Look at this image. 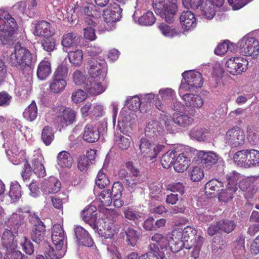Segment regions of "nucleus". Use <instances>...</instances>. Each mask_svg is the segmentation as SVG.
<instances>
[{
	"instance_id": "24",
	"label": "nucleus",
	"mask_w": 259,
	"mask_h": 259,
	"mask_svg": "<svg viewBox=\"0 0 259 259\" xmlns=\"http://www.w3.org/2000/svg\"><path fill=\"white\" fill-rule=\"evenodd\" d=\"M104 215L110 222H105L104 236L106 238H111L116 233L112 222L117 218L118 214L113 209H106Z\"/></svg>"
},
{
	"instance_id": "54",
	"label": "nucleus",
	"mask_w": 259,
	"mask_h": 259,
	"mask_svg": "<svg viewBox=\"0 0 259 259\" xmlns=\"http://www.w3.org/2000/svg\"><path fill=\"white\" fill-rule=\"evenodd\" d=\"M23 115L29 121H32L36 119L37 116V108L34 101L25 109Z\"/></svg>"
},
{
	"instance_id": "37",
	"label": "nucleus",
	"mask_w": 259,
	"mask_h": 259,
	"mask_svg": "<svg viewBox=\"0 0 259 259\" xmlns=\"http://www.w3.org/2000/svg\"><path fill=\"white\" fill-rule=\"evenodd\" d=\"M160 121L163 123L165 130L170 133L178 132L176 124L174 121V114L172 116L167 113L161 114L159 117Z\"/></svg>"
},
{
	"instance_id": "34",
	"label": "nucleus",
	"mask_w": 259,
	"mask_h": 259,
	"mask_svg": "<svg viewBox=\"0 0 259 259\" xmlns=\"http://www.w3.org/2000/svg\"><path fill=\"white\" fill-rule=\"evenodd\" d=\"M142 103H153L156 108L160 111L164 112L165 108L158 96L152 93L140 95Z\"/></svg>"
},
{
	"instance_id": "21",
	"label": "nucleus",
	"mask_w": 259,
	"mask_h": 259,
	"mask_svg": "<svg viewBox=\"0 0 259 259\" xmlns=\"http://www.w3.org/2000/svg\"><path fill=\"white\" fill-rule=\"evenodd\" d=\"M44 158L40 149H36L34 151L32 158V165L33 172L38 177H44L46 176V170L44 166Z\"/></svg>"
},
{
	"instance_id": "36",
	"label": "nucleus",
	"mask_w": 259,
	"mask_h": 259,
	"mask_svg": "<svg viewBox=\"0 0 259 259\" xmlns=\"http://www.w3.org/2000/svg\"><path fill=\"white\" fill-rule=\"evenodd\" d=\"M200 9L202 15L207 19H212L216 12V8L209 0H204Z\"/></svg>"
},
{
	"instance_id": "8",
	"label": "nucleus",
	"mask_w": 259,
	"mask_h": 259,
	"mask_svg": "<svg viewBox=\"0 0 259 259\" xmlns=\"http://www.w3.org/2000/svg\"><path fill=\"white\" fill-rule=\"evenodd\" d=\"M182 76L183 78L179 89V94L182 96L186 92L193 91L200 88L203 82L201 73L195 70L184 71Z\"/></svg>"
},
{
	"instance_id": "40",
	"label": "nucleus",
	"mask_w": 259,
	"mask_h": 259,
	"mask_svg": "<svg viewBox=\"0 0 259 259\" xmlns=\"http://www.w3.org/2000/svg\"><path fill=\"white\" fill-rule=\"evenodd\" d=\"M223 186V183L218 179L211 180L205 184V193L207 196L214 195L215 192L220 191Z\"/></svg>"
},
{
	"instance_id": "22",
	"label": "nucleus",
	"mask_w": 259,
	"mask_h": 259,
	"mask_svg": "<svg viewBox=\"0 0 259 259\" xmlns=\"http://www.w3.org/2000/svg\"><path fill=\"white\" fill-rule=\"evenodd\" d=\"M33 34L35 36L48 38L55 34V29L50 23L46 21H41L35 24Z\"/></svg>"
},
{
	"instance_id": "52",
	"label": "nucleus",
	"mask_w": 259,
	"mask_h": 259,
	"mask_svg": "<svg viewBox=\"0 0 259 259\" xmlns=\"http://www.w3.org/2000/svg\"><path fill=\"white\" fill-rule=\"evenodd\" d=\"M178 154L176 149H172L167 151L162 157L161 163L162 166L165 168H168L174 163V158Z\"/></svg>"
},
{
	"instance_id": "31",
	"label": "nucleus",
	"mask_w": 259,
	"mask_h": 259,
	"mask_svg": "<svg viewBox=\"0 0 259 259\" xmlns=\"http://www.w3.org/2000/svg\"><path fill=\"white\" fill-rule=\"evenodd\" d=\"M192 117L185 112H176L174 113V121L177 125L185 128L190 126L193 122L194 119Z\"/></svg>"
},
{
	"instance_id": "35",
	"label": "nucleus",
	"mask_w": 259,
	"mask_h": 259,
	"mask_svg": "<svg viewBox=\"0 0 259 259\" xmlns=\"http://www.w3.org/2000/svg\"><path fill=\"white\" fill-rule=\"evenodd\" d=\"M51 73V63L48 60H42L38 65L37 76L40 80L46 79Z\"/></svg>"
},
{
	"instance_id": "59",
	"label": "nucleus",
	"mask_w": 259,
	"mask_h": 259,
	"mask_svg": "<svg viewBox=\"0 0 259 259\" xmlns=\"http://www.w3.org/2000/svg\"><path fill=\"white\" fill-rule=\"evenodd\" d=\"M54 138V133L52 127L46 126L41 132V139L46 146L50 145Z\"/></svg>"
},
{
	"instance_id": "6",
	"label": "nucleus",
	"mask_w": 259,
	"mask_h": 259,
	"mask_svg": "<svg viewBox=\"0 0 259 259\" xmlns=\"http://www.w3.org/2000/svg\"><path fill=\"white\" fill-rule=\"evenodd\" d=\"M150 250L139 256V259H164L171 251L167 245V239L160 234L153 235Z\"/></svg>"
},
{
	"instance_id": "29",
	"label": "nucleus",
	"mask_w": 259,
	"mask_h": 259,
	"mask_svg": "<svg viewBox=\"0 0 259 259\" xmlns=\"http://www.w3.org/2000/svg\"><path fill=\"white\" fill-rule=\"evenodd\" d=\"M100 138V133L95 124L92 122L87 124L83 134V140L89 143L97 142Z\"/></svg>"
},
{
	"instance_id": "4",
	"label": "nucleus",
	"mask_w": 259,
	"mask_h": 259,
	"mask_svg": "<svg viewBox=\"0 0 259 259\" xmlns=\"http://www.w3.org/2000/svg\"><path fill=\"white\" fill-rule=\"evenodd\" d=\"M18 26L15 19L5 11L0 10V40L3 45L10 44L17 37Z\"/></svg>"
},
{
	"instance_id": "43",
	"label": "nucleus",
	"mask_w": 259,
	"mask_h": 259,
	"mask_svg": "<svg viewBox=\"0 0 259 259\" xmlns=\"http://www.w3.org/2000/svg\"><path fill=\"white\" fill-rule=\"evenodd\" d=\"M66 84L67 82L65 79H60L53 77L50 82L49 89L50 92L53 93H59L64 91Z\"/></svg>"
},
{
	"instance_id": "25",
	"label": "nucleus",
	"mask_w": 259,
	"mask_h": 259,
	"mask_svg": "<svg viewBox=\"0 0 259 259\" xmlns=\"http://www.w3.org/2000/svg\"><path fill=\"white\" fill-rule=\"evenodd\" d=\"M197 155L198 161L205 167L217 163L219 159V155L211 151H200Z\"/></svg>"
},
{
	"instance_id": "47",
	"label": "nucleus",
	"mask_w": 259,
	"mask_h": 259,
	"mask_svg": "<svg viewBox=\"0 0 259 259\" xmlns=\"http://www.w3.org/2000/svg\"><path fill=\"white\" fill-rule=\"evenodd\" d=\"M159 29L165 36L172 38L179 35L180 30L178 27H170L167 24L162 23L159 25Z\"/></svg>"
},
{
	"instance_id": "2",
	"label": "nucleus",
	"mask_w": 259,
	"mask_h": 259,
	"mask_svg": "<svg viewBox=\"0 0 259 259\" xmlns=\"http://www.w3.org/2000/svg\"><path fill=\"white\" fill-rule=\"evenodd\" d=\"M197 230L190 226L184 229L178 228L172 231L169 236L165 237L167 239V245L172 252L176 253L180 251L183 247L190 248L189 244L198 240Z\"/></svg>"
},
{
	"instance_id": "12",
	"label": "nucleus",
	"mask_w": 259,
	"mask_h": 259,
	"mask_svg": "<svg viewBox=\"0 0 259 259\" xmlns=\"http://www.w3.org/2000/svg\"><path fill=\"white\" fill-rule=\"evenodd\" d=\"M178 11L177 0H168L166 3L155 12L167 23H172L175 21Z\"/></svg>"
},
{
	"instance_id": "53",
	"label": "nucleus",
	"mask_w": 259,
	"mask_h": 259,
	"mask_svg": "<svg viewBox=\"0 0 259 259\" xmlns=\"http://www.w3.org/2000/svg\"><path fill=\"white\" fill-rule=\"evenodd\" d=\"M9 196L11 199L12 202H15L21 197V186L17 181L11 182Z\"/></svg>"
},
{
	"instance_id": "11",
	"label": "nucleus",
	"mask_w": 259,
	"mask_h": 259,
	"mask_svg": "<svg viewBox=\"0 0 259 259\" xmlns=\"http://www.w3.org/2000/svg\"><path fill=\"white\" fill-rule=\"evenodd\" d=\"M121 9L119 6L114 3L110 4L107 9L104 10L103 17L105 22L104 27L107 31H110L114 27V23L121 17Z\"/></svg>"
},
{
	"instance_id": "42",
	"label": "nucleus",
	"mask_w": 259,
	"mask_h": 259,
	"mask_svg": "<svg viewBox=\"0 0 259 259\" xmlns=\"http://www.w3.org/2000/svg\"><path fill=\"white\" fill-rule=\"evenodd\" d=\"M233 160L237 166L248 168L247 149L242 150L236 152L233 156Z\"/></svg>"
},
{
	"instance_id": "9",
	"label": "nucleus",
	"mask_w": 259,
	"mask_h": 259,
	"mask_svg": "<svg viewBox=\"0 0 259 259\" xmlns=\"http://www.w3.org/2000/svg\"><path fill=\"white\" fill-rule=\"evenodd\" d=\"M240 51L243 55L252 58H257L259 54L258 40L250 34H247L238 43Z\"/></svg>"
},
{
	"instance_id": "18",
	"label": "nucleus",
	"mask_w": 259,
	"mask_h": 259,
	"mask_svg": "<svg viewBox=\"0 0 259 259\" xmlns=\"http://www.w3.org/2000/svg\"><path fill=\"white\" fill-rule=\"evenodd\" d=\"M141 8V0H137L136 5L135 7V11L133 15V19L134 22L140 25H152L155 22V18L153 13L151 11H148L139 17V15L141 14L140 9Z\"/></svg>"
},
{
	"instance_id": "32",
	"label": "nucleus",
	"mask_w": 259,
	"mask_h": 259,
	"mask_svg": "<svg viewBox=\"0 0 259 259\" xmlns=\"http://www.w3.org/2000/svg\"><path fill=\"white\" fill-rule=\"evenodd\" d=\"M190 164V158L184 153L179 154L174 161V167L178 172L186 170Z\"/></svg>"
},
{
	"instance_id": "64",
	"label": "nucleus",
	"mask_w": 259,
	"mask_h": 259,
	"mask_svg": "<svg viewBox=\"0 0 259 259\" xmlns=\"http://www.w3.org/2000/svg\"><path fill=\"white\" fill-rule=\"evenodd\" d=\"M105 113L104 106L100 103H95L92 105L90 115L92 117H100Z\"/></svg>"
},
{
	"instance_id": "60",
	"label": "nucleus",
	"mask_w": 259,
	"mask_h": 259,
	"mask_svg": "<svg viewBox=\"0 0 259 259\" xmlns=\"http://www.w3.org/2000/svg\"><path fill=\"white\" fill-rule=\"evenodd\" d=\"M232 43H230L229 41L226 40L223 43L218 45L214 50V53L219 56H222L225 54L228 50L231 52L235 51V48Z\"/></svg>"
},
{
	"instance_id": "28",
	"label": "nucleus",
	"mask_w": 259,
	"mask_h": 259,
	"mask_svg": "<svg viewBox=\"0 0 259 259\" xmlns=\"http://www.w3.org/2000/svg\"><path fill=\"white\" fill-rule=\"evenodd\" d=\"M113 202V192L112 190H104L101 192L98 195L97 201L94 202H99L98 207L103 210V213L105 214V211L107 208H104V207L109 206Z\"/></svg>"
},
{
	"instance_id": "38",
	"label": "nucleus",
	"mask_w": 259,
	"mask_h": 259,
	"mask_svg": "<svg viewBox=\"0 0 259 259\" xmlns=\"http://www.w3.org/2000/svg\"><path fill=\"white\" fill-rule=\"evenodd\" d=\"M94 7V5H89L83 9V17L86 25L95 26L96 21H98L97 17L95 16V12L93 10Z\"/></svg>"
},
{
	"instance_id": "5",
	"label": "nucleus",
	"mask_w": 259,
	"mask_h": 259,
	"mask_svg": "<svg viewBox=\"0 0 259 259\" xmlns=\"http://www.w3.org/2000/svg\"><path fill=\"white\" fill-rule=\"evenodd\" d=\"M10 52L9 61L14 66L23 68L36 62V56L18 42L10 48Z\"/></svg>"
},
{
	"instance_id": "7",
	"label": "nucleus",
	"mask_w": 259,
	"mask_h": 259,
	"mask_svg": "<svg viewBox=\"0 0 259 259\" xmlns=\"http://www.w3.org/2000/svg\"><path fill=\"white\" fill-rule=\"evenodd\" d=\"M16 143L14 142L10 149L6 150L7 157L9 160L14 165H18L24 163V167L21 172V177L23 180H26L32 174L31 168L28 163L25 156V152L23 150L19 151Z\"/></svg>"
},
{
	"instance_id": "57",
	"label": "nucleus",
	"mask_w": 259,
	"mask_h": 259,
	"mask_svg": "<svg viewBox=\"0 0 259 259\" xmlns=\"http://www.w3.org/2000/svg\"><path fill=\"white\" fill-rule=\"evenodd\" d=\"M248 168L259 166V151L247 149Z\"/></svg>"
},
{
	"instance_id": "15",
	"label": "nucleus",
	"mask_w": 259,
	"mask_h": 259,
	"mask_svg": "<svg viewBox=\"0 0 259 259\" xmlns=\"http://www.w3.org/2000/svg\"><path fill=\"white\" fill-rule=\"evenodd\" d=\"M77 112L69 108L60 110L55 118V124L60 131L76 121Z\"/></svg>"
},
{
	"instance_id": "23",
	"label": "nucleus",
	"mask_w": 259,
	"mask_h": 259,
	"mask_svg": "<svg viewBox=\"0 0 259 259\" xmlns=\"http://www.w3.org/2000/svg\"><path fill=\"white\" fill-rule=\"evenodd\" d=\"M180 21L182 28L185 31L193 30L197 24L194 14L190 11H185L181 14Z\"/></svg>"
},
{
	"instance_id": "33",
	"label": "nucleus",
	"mask_w": 259,
	"mask_h": 259,
	"mask_svg": "<svg viewBox=\"0 0 259 259\" xmlns=\"http://www.w3.org/2000/svg\"><path fill=\"white\" fill-rule=\"evenodd\" d=\"M163 125L157 120H150L145 128V136L149 137L157 136L162 131Z\"/></svg>"
},
{
	"instance_id": "30",
	"label": "nucleus",
	"mask_w": 259,
	"mask_h": 259,
	"mask_svg": "<svg viewBox=\"0 0 259 259\" xmlns=\"http://www.w3.org/2000/svg\"><path fill=\"white\" fill-rule=\"evenodd\" d=\"M36 223L35 228L31 234V238L36 243H39L43 239L45 235V226L38 217H34Z\"/></svg>"
},
{
	"instance_id": "61",
	"label": "nucleus",
	"mask_w": 259,
	"mask_h": 259,
	"mask_svg": "<svg viewBox=\"0 0 259 259\" xmlns=\"http://www.w3.org/2000/svg\"><path fill=\"white\" fill-rule=\"evenodd\" d=\"M25 213L20 210H18L16 212L12 214V215L9 220L14 226L18 228L21 224L24 223Z\"/></svg>"
},
{
	"instance_id": "13",
	"label": "nucleus",
	"mask_w": 259,
	"mask_h": 259,
	"mask_svg": "<svg viewBox=\"0 0 259 259\" xmlns=\"http://www.w3.org/2000/svg\"><path fill=\"white\" fill-rule=\"evenodd\" d=\"M247 60L242 57L231 58L227 60L225 66L227 71L233 75L240 74L248 67Z\"/></svg>"
},
{
	"instance_id": "44",
	"label": "nucleus",
	"mask_w": 259,
	"mask_h": 259,
	"mask_svg": "<svg viewBox=\"0 0 259 259\" xmlns=\"http://www.w3.org/2000/svg\"><path fill=\"white\" fill-rule=\"evenodd\" d=\"M132 141V138L130 136L126 137L119 134H115V146L120 149H127L131 145Z\"/></svg>"
},
{
	"instance_id": "39",
	"label": "nucleus",
	"mask_w": 259,
	"mask_h": 259,
	"mask_svg": "<svg viewBox=\"0 0 259 259\" xmlns=\"http://www.w3.org/2000/svg\"><path fill=\"white\" fill-rule=\"evenodd\" d=\"M122 190L123 187L120 183H114L112 186L113 201L114 205L116 207H120L124 204L123 201L120 199Z\"/></svg>"
},
{
	"instance_id": "63",
	"label": "nucleus",
	"mask_w": 259,
	"mask_h": 259,
	"mask_svg": "<svg viewBox=\"0 0 259 259\" xmlns=\"http://www.w3.org/2000/svg\"><path fill=\"white\" fill-rule=\"evenodd\" d=\"M96 185L100 188H104L109 184V180L104 172L103 168L99 170L96 180Z\"/></svg>"
},
{
	"instance_id": "51",
	"label": "nucleus",
	"mask_w": 259,
	"mask_h": 259,
	"mask_svg": "<svg viewBox=\"0 0 259 259\" xmlns=\"http://www.w3.org/2000/svg\"><path fill=\"white\" fill-rule=\"evenodd\" d=\"M162 186L160 184L154 183L149 185V195L152 199L160 201L163 199Z\"/></svg>"
},
{
	"instance_id": "20",
	"label": "nucleus",
	"mask_w": 259,
	"mask_h": 259,
	"mask_svg": "<svg viewBox=\"0 0 259 259\" xmlns=\"http://www.w3.org/2000/svg\"><path fill=\"white\" fill-rule=\"evenodd\" d=\"M61 188V183L55 177L45 179L41 184L40 189L43 194L49 195L57 193Z\"/></svg>"
},
{
	"instance_id": "58",
	"label": "nucleus",
	"mask_w": 259,
	"mask_h": 259,
	"mask_svg": "<svg viewBox=\"0 0 259 259\" xmlns=\"http://www.w3.org/2000/svg\"><path fill=\"white\" fill-rule=\"evenodd\" d=\"M142 103L141 98L139 96L130 97L125 101V105L128 108L127 110L133 112L140 109Z\"/></svg>"
},
{
	"instance_id": "45",
	"label": "nucleus",
	"mask_w": 259,
	"mask_h": 259,
	"mask_svg": "<svg viewBox=\"0 0 259 259\" xmlns=\"http://www.w3.org/2000/svg\"><path fill=\"white\" fill-rule=\"evenodd\" d=\"M58 164L62 167L69 168L71 166L73 160L71 155L67 151L60 152L57 156Z\"/></svg>"
},
{
	"instance_id": "14",
	"label": "nucleus",
	"mask_w": 259,
	"mask_h": 259,
	"mask_svg": "<svg viewBox=\"0 0 259 259\" xmlns=\"http://www.w3.org/2000/svg\"><path fill=\"white\" fill-rule=\"evenodd\" d=\"M245 139L244 132L240 127L236 126L226 132L224 142L232 147H237L244 144Z\"/></svg>"
},
{
	"instance_id": "55",
	"label": "nucleus",
	"mask_w": 259,
	"mask_h": 259,
	"mask_svg": "<svg viewBox=\"0 0 259 259\" xmlns=\"http://www.w3.org/2000/svg\"><path fill=\"white\" fill-rule=\"evenodd\" d=\"M208 133L205 128L194 127L190 132V136L192 139L198 141H204L207 138Z\"/></svg>"
},
{
	"instance_id": "26",
	"label": "nucleus",
	"mask_w": 259,
	"mask_h": 259,
	"mask_svg": "<svg viewBox=\"0 0 259 259\" xmlns=\"http://www.w3.org/2000/svg\"><path fill=\"white\" fill-rule=\"evenodd\" d=\"M82 217L84 221L88 223L94 229L98 227V222L97 209L94 205L87 206L82 211Z\"/></svg>"
},
{
	"instance_id": "1",
	"label": "nucleus",
	"mask_w": 259,
	"mask_h": 259,
	"mask_svg": "<svg viewBox=\"0 0 259 259\" xmlns=\"http://www.w3.org/2000/svg\"><path fill=\"white\" fill-rule=\"evenodd\" d=\"M88 70L90 78L85 84V89L91 94L98 95L104 93L107 87L105 80L107 64L103 60H92Z\"/></svg>"
},
{
	"instance_id": "10",
	"label": "nucleus",
	"mask_w": 259,
	"mask_h": 259,
	"mask_svg": "<svg viewBox=\"0 0 259 259\" xmlns=\"http://www.w3.org/2000/svg\"><path fill=\"white\" fill-rule=\"evenodd\" d=\"M139 147L140 154L148 160L156 158L159 153L162 150L163 146L160 144H155L150 141L147 138L143 137L141 139Z\"/></svg>"
},
{
	"instance_id": "16",
	"label": "nucleus",
	"mask_w": 259,
	"mask_h": 259,
	"mask_svg": "<svg viewBox=\"0 0 259 259\" xmlns=\"http://www.w3.org/2000/svg\"><path fill=\"white\" fill-rule=\"evenodd\" d=\"M136 115L134 112L122 109L120 113L117 126L121 133L126 134L132 128Z\"/></svg>"
},
{
	"instance_id": "27",
	"label": "nucleus",
	"mask_w": 259,
	"mask_h": 259,
	"mask_svg": "<svg viewBox=\"0 0 259 259\" xmlns=\"http://www.w3.org/2000/svg\"><path fill=\"white\" fill-rule=\"evenodd\" d=\"M74 233L78 243L81 245L91 247L94 242L89 235L88 232L80 226H76L74 228Z\"/></svg>"
},
{
	"instance_id": "41",
	"label": "nucleus",
	"mask_w": 259,
	"mask_h": 259,
	"mask_svg": "<svg viewBox=\"0 0 259 259\" xmlns=\"http://www.w3.org/2000/svg\"><path fill=\"white\" fill-rule=\"evenodd\" d=\"M159 95L163 104H169L176 97V93L170 88H162L159 91Z\"/></svg>"
},
{
	"instance_id": "50",
	"label": "nucleus",
	"mask_w": 259,
	"mask_h": 259,
	"mask_svg": "<svg viewBox=\"0 0 259 259\" xmlns=\"http://www.w3.org/2000/svg\"><path fill=\"white\" fill-rule=\"evenodd\" d=\"M68 57L70 63L73 66H80L82 62L83 52L81 50H76L71 51L68 54Z\"/></svg>"
},
{
	"instance_id": "56",
	"label": "nucleus",
	"mask_w": 259,
	"mask_h": 259,
	"mask_svg": "<svg viewBox=\"0 0 259 259\" xmlns=\"http://www.w3.org/2000/svg\"><path fill=\"white\" fill-rule=\"evenodd\" d=\"M76 35L73 32L64 34L61 41L62 45L65 48L75 47L77 44Z\"/></svg>"
},
{
	"instance_id": "49",
	"label": "nucleus",
	"mask_w": 259,
	"mask_h": 259,
	"mask_svg": "<svg viewBox=\"0 0 259 259\" xmlns=\"http://www.w3.org/2000/svg\"><path fill=\"white\" fill-rule=\"evenodd\" d=\"M257 178L254 176L246 177L243 176V178L239 181L237 186L242 191H250Z\"/></svg>"
},
{
	"instance_id": "19",
	"label": "nucleus",
	"mask_w": 259,
	"mask_h": 259,
	"mask_svg": "<svg viewBox=\"0 0 259 259\" xmlns=\"http://www.w3.org/2000/svg\"><path fill=\"white\" fill-rule=\"evenodd\" d=\"M243 178V176L235 170L228 172L226 175V179L228 182L227 186L228 188H231V192L228 196H224V194L221 195L220 199L224 201H227L229 199L233 198V194L236 192L238 188V185L239 181Z\"/></svg>"
},
{
	"instance_id": "3",
	"label": "nucleus",
	"mask_w": 259,
	"mask_h": 259,
	"mask_svg": "<svg viewBox=\"0 0 259 259\" xmlns=\"http://www.w3.org/2000/svg\"><path fill=\"white\" fill-rule=\"evenodd\" d=\"M52 240L56 250L48 245L46 249V254L51 259L62 258L66 252L67 238L61 225L57 224L54 225L52 230Z\"/></svg>"
},
{
	"instance_id": "62",
	"label": "nucleus",
	"mask_w": 259,
	"mask_h": 259,
	"mask_svg": "<svg viewBox=\"0 0 259 259\" xmlns=\"http://www.w3.org/2000/svg\"><path fill=\"white\" fill-rule=\"evenodd\" d=\"M72 81L74 83L77 85H81L83 84H86V77L83 72H81L79 70H75L72 75ZM85 88V85H84Z\"/></svg>"
},
{
	"instance_id": "17",
	"label": "nucleus",
	"mask_w": 259,
	"mask_h": 259,
	"mask_svg": "<svg viewBox=\"0 0 259 259\" xmlns=\"http://www.w3.org/2000/svg\"><path fill=\"white\" fill-rule=\"evenodd\" d=\"M180 96L188 108V113L192 116L195 115L196 110L200 109L203 105V99L198 95L184 93Z\"/></svg>"
},
{
	"instance_id": "48",
	"label": "nucleus",
	"mask_w": 259,
	"mask_h": 259,
	"mask_svg": "<svg viewBox=\"0 0 259 259\" xmlns=\"http://www.w3.org/2000/svg\"><path fill=\"white\" fill-rule=\"evenodd\" d=\"M122 211L125 218L129 220L138 222L143 219V214L135 210L133 207H123Z\"/></svg>"
},
{
	"instance_id": "46",
	"label": "nucleus",
	"mask_w": 259,
	"mask_h": 259,
	"mask_svg": "<svg viewBox=\"0 0 259 259\" xmlns=\"http://www.w3.org/2000/svg\"><path fill=\"white\" fill-rule=\"evenodd\" d=\"M126 241L128 245L136 246L140 239V233L132 228L129 227L125 230Z\"/></svg>"
}]
</instances>
